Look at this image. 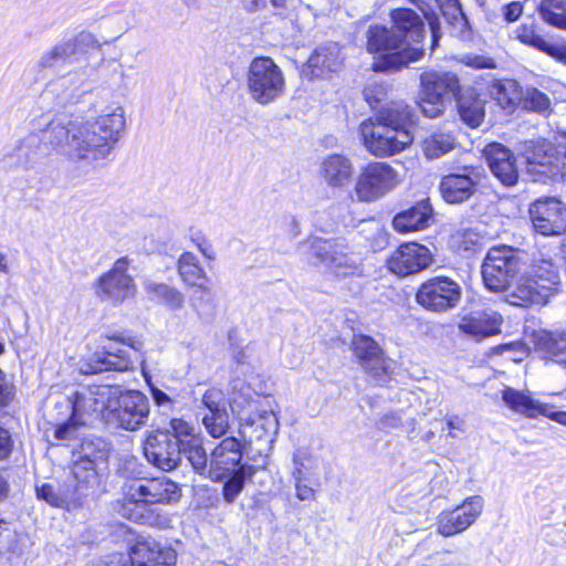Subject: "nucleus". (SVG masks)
Segmentation results:
<instances>
[{
	"mask_svg": "<svg viewBox=\"0 0 566 566\" xmlns=\"http://www.w3.org/2000/svg\"><path fill=\"white\" fill-rule=\"evenodd\" d=\"M542 52L548 54L557 62L566 64V41L558 40L554 42H549L545 40V44L541 49Z\"/></svg>",
	"mask_w": 566,
	"mask_h": 566,
	"instance_id": "4d7b16f0",
	"label": "nucleus"
},
{
	"mask_svg": "<svg viewBox=\"0 0 566 566\" xmlns=\"http://www.w3.org/2000/svg\"><path fill=\"white\" fill-rule=\"evenodd\" d=\"M463 62L475 69H492L494 67V61L491 57L483 55H467L463 57Z\"/></svg>",
	"mask_w": 566,
	"mask_h": 566,
	"instance_id": "e2e57ef3",
	"label": "nucleus"
},
{
	"mask_svg": "<svg viewBox=\"0 0 566 566\" xmlns=\"http://www.w3.org/2000/svg\"><path fill=\"white\" fill-rule=\"evenodd\" d=\"M366 48L374 55L373 70L376 72H398L412 62L419 61L422 48L406 46L402 38L390 27L373 24L366 32Z\"/></svg>",
	"mask_w": 566,
	"mask_h": 566,
	"instance_id": "39448f33",
	"label": "nucleus"
},
{
	"mask_svg": "<svg viewBox=\"0 0 566 566\" xmlns=\"http://www.w3.org/2000/svg\"><path fill=\"white\" fill-rule=\"evenodd\" d=\"M559 284L558 268L551 260L536 259L506 295V301L520 307L543 305L558 290Z\"/></svg>",
	"mask_w": 566,
	"mask_h": 566,
	"instance_id": "0eeeda50",
	"label": "nucleus"
},
{
	"mask_svg": "<svg viewBox=\"0 0 566 566\" xmlns=\"http://www.w3.org/2000/svg\"><path fill=\"white\" fill-rule=\"evenodd\" d=\"M480 174L475 169L449 174L440 180L439 190L447 203L459 205L468 201L476 191Z\"/></svg>",
	"mask_w": 566,
	"mask_h": 566,
	"instance_id": "a878e982",
	"label": "nucleus"
},
{
	"mask_svg": "<svg viewBox=\"0 0 566 566\" xmlns=\"http://www.w3.org/2000/svg\"><path fill=\"white\" fill-rule=\"evenodd\" d=\"M461 298L459 284L446 276L432 277L421 284L416 301L419 305L432 312H446L455 307Z\"/></svg>",
	"mask_w": 566,
	"mask_h": 566,
	"instance_id": "6ab92c4d",
	"label": "nucleus"
},
{
	"mask_svg": "<svg viewBox=\"0 0 566 566\" xmlns=\"http://www.w3.org/2000/svg\"><path fill=\"white\" fill-rule=\"evenodd\" d=\"M431 263L432 254L430 250L416 242L400 244L387 260L389 271L399 276L419 273Z\"/></svg>",
	"mask_w": 566,
	"mask_h": 566,
	"instance_id": "393cba45",
	"label": "nucleus"
},
{
	"mask_svg": "<svg viewBox=\"0 0 566 566\" xmlns=\"http://www.w3.org/2000/svg\"><path fill=\"white\" fill-rule=\"evenodd\" d=\"M266 426L269 427H273L274 429L276 428V420L274 419V416H268V417H259L258 420H253L250 424L247 423V424H242V429L240 430V433L243 438L247 437V429L248 428H254V430L258 432L256 434V439L258 440H261L263 438H265L268 441L272 442V437L270 436L269 433V428H266Z\"/></svg>",
	"mask_w": 566,
	"mask_h": 566,
	"instance_id": "3c124183",
	"label": "nucleus"
},
{
	"mask_svg": "<svg viewBox=\"0 0 566 566\" xmlns=\"http://www.w3.org/2000/svg\"><path fill=\"white\" fill-rule=\"evenodd\" d=\"M254 474V468L250 464L240 465L239 470L229 474L222 482V495L227 503H233L243 491L245 479Z\"/></svg>",
	"mask_w": 566,
	"mask_h": 566,
	"instance_id": "37998d69",
	"label": "nucleus"
},
{
	"mask_svg": "<svg viewBox=\"0 0 566 566\" xmlns=\"http://www.w3.org/2000/svg\"><path fill=\"white\" fill-rule=\"evenodd\" d=\"M390 27L395 33L402 38L406 46H415L422 40L424 34V24L421 17L412 9L399 8L390 12Z\"/></svg>",
	"mask_w": 566,
	"mask_h": 566,
	"instance_id": "7c9ffc66",
	"label": "nucleus"
},
{
	"mask_svg": "<svg viewBox=\"0 0 566 566\" xmlns=\"http://www.w3.org/2000/svg\"><path fill=\"white\" fill-rule=\"evenodd\" d=\"M243 446L234 437L222 439L210 452V480L223 481L229 474L239 470L242 463Z\"/></svg>",
	"mask_w": 566,
	"mask_h": 566,
	"instance_id": "b1692460",
	"label": "nucleus"
},
{
	"mask_svg": "<svg viewBox=\"0 0 566 566\" xmlns=\"http://www.w3.org/2000/svg\"><path fill=\"white\" fill-rule=\"evenodd\" d=\"M522 253L509 245L491 248L481 266L485 287L491 292H503L521 271Z\"/></svg>",
	"mask_w": 566,
	"mask_h": 566,
	"instance_id": "ddd939ff",
	"label": "nucleus"
},
{
	"mask_svg": "<svg viewBox=\"0 0 566 566\" xmlns=\"http://www.w3.org/2000/svg\"><path fill=\"white\" fill-rule=\"evenodd\" d=\"M526 174L534 182L566 180V145L537 143L526 151Z\"/></svg>",
	"mask_w": 566,
	"mask_h": 566,
	"instance_id": "4468645a",
	"label": "nucleus"
},
{
	"mask_svg": "<svg viewBox=\"0 0 566 566\" xmlns=\"http://www.w3.org/2000/svg\"><path fill=\"white\" fill-rule=\"evenodd\" d=\"M116 71L115 62L105 60L103 55L96 60L88 59L74 71L51 81L43 93V97L54 101L55 105L60 107L76 104L86 93L85 84L87 82H107L108 73Z\"/></svg>",
	"mask_w": 566,
	"mask_h": 566,
	"instance_id": "423d86ee",
	"label": "nucleus"
},
{
	"mask_svg": "<svg viewBox=\"0 0 566 566\" xmlns=\"http://www.w3.org/2000/svg\"><path fill=\"white\" fill-rule=\"evenodd\" d=\"M455 146V137L450 132H434L422 142V150L427 158L436 159Z\"/></svg>",
	"mask_w": 566,
	"mask_h": 566,
	"instance_id": "a19ab883",
	"label": "nucleus"
},
{
	"mask_svg": "<svg viewBox=\"0 0 566 566\" xmlns=\"http://www.w3.org/2000/svg\"><path fill=\"white\" fill-rule=\"evenodd\" d=\"M524 104L526 108L534 112L545 113L551 107V99L545 93L537 88H532L526 92Z\"/></svg>",
	"mask_w": 566,
	"mask_h": 566,
	"instance_id": "603ef678",
	"label": "nucleus"
},
{
	"mask_svg": "<svg viewBox=\"0 0 566 566\" xmlns=\"http://www.w3.org/2000/svg\"><path fill=\"white\" fill-rule=\"evenodd\" d=\"M133 566H176V553L156 542H138L130 552Z\"/></svg>",
	"mask_w": 566,
	"mask_h": 566,
	"instance_id": "2f4dec72",
	"label": "nucleus"
},
{
	"mask_svg": "<svg viewBox=\"0 0 566 566\" xmlns=\"http://www.w3.org/2000/svg\"><path fill=\"white\" fill-rule=\"evenodd\" d=\"M295 488V496L300 501H312L315 499L316 486L314 483H310V481L303 480H294Z\"/></svg>",
	"mask_w": 566,
	"mask_h": 566,
	"instance_id": "bf43d9fd",
	"label": "nucleus"
},
{
	"mask_svg": "<svg viewBox=\"0 0 566 566\" xmlns=\"http://www.w3.org/2000/svg\"><path fill=\"white\" fill-rule=\"evenodd\" d=\"M150 394L151 398L155 401V403L159 407H171L172 406V399L164 392L161 389L150 386Z\"/></svg>",
	"mask_w": 566,
	"mask_h": 566,
	"instance_id": "69168bd1",
	"label": "nucleus"
},
{
	"mask_svg": "<svg viewBox=\"0 0 566 566\" xmlns=\"http://www.w3.org/2000/svg\"><path fill=\"white\" fill-rule=\"evenodd\" d=\"M177 269L181 281L187 286L196 287L205 293L210 292L207 273L191 252H184L179 256Z\"/></svg>",
	"mask_w": 566,
	"mask_h": 566,
	"instance_id": "c9c22d12",
	"label": "nucleus"
},
{
	"mask_svg": "<svg viewBox=\"0 0 566 566\" xmlns=\"http://www.w3.org/2000/svg\"><path fill=\"white\" fill-rule=\"evenodd\" d=\"M484 155L492 174L504 186L512 187L517 184L516 158L510 148L499 143H492L485 147Z\"/></svg>",
	"mask_w": 566,
	"mask_h": 566,
	"instance_id": "bb28decb",
	"label": "nucleus"
},
{
	"mask_svg": "<svg viewBox=\"0 0 566 566\" xmlns=\"http://www.w3.org/2000/svg\"><path fill=\"white\" fill-rule=\"evenodd\" d=\"M116 399L115 391L108 386H95L76 391L73 398L62 397L56 401V407L71 411L67 422L60 424L55 436L64 440L70 437L71 427L85 424V417H102L107 421V412L112 410Z\"/></svg>",
	"mask_w": 566,
	"mask_h": 566,
	"instance_id": "6e6552de",
	"label": "nucleus"
},
{
	"mask_svg": "<svg viewBox=\"0 0 566 566\" xmlns=\"http://www.w3.org/2000/svg\"><path fill=\"white\" fill-rule=\"evenodd\" d=\"M502 399L505 405L514 412L527 418H537L547 413V403L532 398L530 392L505 388L502 392Z\"/></svg>",
	"mask_w": 566,
	"mask_h": 566,
	"instance_id": "f704fd0d",
	"label": "nucleus"
},
{
	"mask_svg": "<svg viewBox=\"0 0 566 566\" xmlns=\"http://www.w3.org/2000/svg\"><path fill=\"white\" fill-rule=\"evenodd\" d=\"M401 182L399 172L388 163L370 161L359 169L353 190V201L371 203L394 191Z\"/></svg>",
	"mask_w": 566,
	"mask_h": 566,
	"instance_id": "9b49d317",
	"label": "nucleus"
},
{
	"mask_svg": "<svg viewBox=\"0 0 566 566\" xmlns=\"http://www.w3.org/2000/svg\"><path fill=\"white\" fill-rule=\"evenodd\" d=\"M516 38L524 44L531 45L541 51L545 39L538 34L533 24H522L516 30Z\"/></svg>",
	"mask_w": 566,
	"mask_h": 566,
	"instance_id": "864d4df0",
	"label": "nucleus"
},
{
	"mask_svg": "<svg viewBox=\"0 0 566 566\" xmlns=\"http://www.w3.org/2000/svg\"><path fill=\"white\" fill-rule=\"evenodd\" d=\"M536 233L545 237L560 235L566 231V206L555 197H543L528 209Z\"/></svg>",
	"mask_w": 566,
	"mask_h": 566,
	"instance_id": "aec40b11",
	"label": "nucleus"
},
{
	"mask_svg": "<svg viewBox=\"0 0 566 566\" xmlns=\"http://www.w3.org/2000/svg\"><path fill=\"white\" fill-rule=\"evenodd\" d=\"M482 235L471 228H460L450 238V243L457 251H474L482 245Z\"/></svg>",
	"mask_w": 566,
	"mask_h": 566,
	"instance_id": "49530a36",
	"label": "nucleus"
},
{
	"mask_svg": "<svg viewBox=\"0 0 566 566\" xmlns=\"http://www.w3.org/2000/svg\"><path fill=\"white\" fill-rule=\"evenodd\" d=\"M108 340H116V342H119L124 345H127L129 346L130 348L135 349V350H140L143 348V342L137 339V338H134V337H130V336H124V335H112V336H107L106 337Z\"/></svg>",
	"mask_w": 566,
	"mask_h": 566,
	"instance_id": "338daca9",
	"label": "nucleus"
},
{
	"mask_svg": "<svg viewBox=\"0 0 566 566\" xmlns=\"http://www.w3.org/2000/svg\"><path fill=\"white\" fill-rule=\"evenodd\" d=\"M128 266V258H120L109 271L98 277L95 282V292L102 301L119 305L135 295L136 284L133 276L127 273Z\"/></svg>",
	"mask_w": 566,
	"mask_h": 566,
	"instance_id": "dca6fc26",
	"label": "nucleus"
},
{
	"mask_svg": "<svg viewBox=\"0 0 566 566\" xmlns=\"http://www.w3.org/2000/svg\"><path fill=\"white\" fill-rule=\"evenodd\" d=\"M67 132L64 129V118L54 117L43 129L30 132L20 137L12 148L7 150L0 164L9 171L34 169L43 158L52 151L62 154L67 158Z\"/></svg>",
	"mask_w": 566,
	"mask_h": 566,
	"instance_id": "20e7f679",
	"label": "nucleus"
},
{
	"mask_svg": "<svg viewBox=\"0 0 566 566\" xmlns=\"http://www.w3.org/2000/svg\"><path fill=\"white\" fill-rule=\"evenodd\" d=\"M458 113L461 119L470 127L475 128L484 119V101L473 90L459 92L457 95Z\"/></svg>",
	"mask_w": 566,
	"mask_h": 566,
	"instance_id": "e433bc0d",
	"label": "nucleus"
},
{
	"mask_svg": "<svg viewBox=\"0 0 566 566\" xmlns=\"http://www.w3.org/2000/svg\"><path fill=\"white\" fill-rule=\"evenodd\" d=\"M298 252L313 265H324L336 275H348L358 269L360 258L344 239L310 238L301 242Z\"/></svg>",
	"mask_w": 566,
	"mask_h": 566,
	"instance_id": "1a4fd4ad",
	"label": "nucleus"
},
{
	"mask_svg": "<svg viewBox=\"0 0 566 566\" xmlns=\"http://www.w3.org/2000/svg\"><path fill=\"white\" fill-rule=\"evenodd\" d=\"M319 174L328 187L345 189L353 181L354 164L343 154H332L323 158Z\"/></svg>",
	"mask_w": 566,
	"mask_h": 566,
	"instance_id": "c756f323",
	"label": "nucleus"
},
{
	"mask_svg": "<svg viewBox=\"0 0 566 566\" xmlns=\"http://www.w3.org/2000/svg\"><path fill=\"white\" fill-rule=\"evenodd\" d=\"M36 496L40 500L45 501L52 506L63 507L67 502L66 494L62 493L54 485L50 483H43L35 488Z\"/></svg>",
	"mask_w": 566,
	"mask_h": 566,
	"instance_id": "8fccbe9b",
	"label": "nucleus"
},
{
	"mask_svg": "<svg viewBox=\"0 0 566 566\" xmlns=\"http://www.w3.org/2000/svg\"><path fill=\"white\" fill-rule=\"evenodd\" d=\"M102 44L96 36L88 31H81L77 34L57 42L50 50L44 52L39 61L40 69H55L69 62L80 53L88 50H101Z\"/></svg>",
	"mask_w": 566,
	"mask_h": 566,
	"instance_id": "5701e85b",
	"label": "nucleus"
},
{
	"mask_svg": "<svg viewBox=\"0 0 566 566\" xmlns=\"http://www.w3.org/2000/svg\"><path fill=\"white\" fill-rule=\"evenodd\" d=\"M536 347L544 358L566 365V332H544L537 337Z\"/></svg>",
	"mask_w": 566,
	"mask_h": 566,
	"instance_id": "4c0bfd02",
	"label": "nucleus"
},
{
	"mask_svg": "<svg viewBox=\"0 0 566 566\" xmlns=\"http://www.w3.org/2000/svg\"><path fill=\"white\" fill-rule=\"evenodd\" d=\"M523 12V6L521 2H511L502 8V13L507 22L516 21Z\"/></svg>",
	"mask_w": 566,
	"mask_h": 566,
	"instance_id": "0e129e2a",
	"label": "nucleus"
},
{
	"mask_svg": "<svg viewBox=\"0 0 566 566\" xmlns=\"http://www.w3.org/2000/svg\"><path fill=\"white\" fill-rule=\"evenodd\" d=\"M423 566H465V564L461 557L443 552L432 556L430 564Z\"/></svg>",
	"mask_w": 566,
	"mask_h": 566,
	"instance_id": "052dcab7",
	"label": "nucleus"
},
{
	"mask_svg": "<svg viewBox=\"0 0 566 566\" xmlns=\"http://www.w3.org/2000/svg\"><path fill=\"white\" fill-rule=\"evenodd\" d=\"M182 453L186 454L197 474L210 479V453L208 454L202 447L200 438L181 447V454Z\"/></svg>",
	"mask_w": 566,
	"mask_h": 566,
	"instance_id": "79ce46f5",
	"label": "nucleus"
},
{
	"mask_svg": "<svg viewBox=\"0 0 566 566\" xmlns=\"http://www.w3.org/2000/svg\"><path fill=\"white\" fill-rule=\"evenodd\" d=\"M122 492L119 513L123 517L159 527L167 522L160 506L175 503L180 497L178 484L166 476L127 479Z\"/></svg>",
	"mask_w": 566,
	"mask_h": 566,
	"instance_id": "f03ea898",
	"label": "nucleus"
},
{
	"mask_svg": "<svg viewBox=\"0 0 566 566\" xmlns=\"http://www.w3.org/2000/svg\"><path fill=\"white\" fill-rule=\"evenodd\" d=\"M112 410L107 412V422L118 428L135 431L145 426L149 417L147 397L137 390H130L116 397Z\"/></svg>",
	"mask_w": 566,
	"mask_h": 566,
	"instance_id": "f3484780",
	"label": "nucleus"
},
{
	"mask_svg": "<svg viewBox=\"0 0 566 566\" xmlns=\"http://www.w3.org/2000/svg\"><path fill=\"white\" fill-rule=\"evenodd\" d=\"M107 457V443L101 438H84L80 446L78 459L74 461L72 472L80 496L88 495L99 485L97 467Z\"/></svg>",
	"mask_w": 566,
	"mask_h": 566,
	"instance_id": "2eb2a0df",
	"label": "nucleus"
},
{
	"mask_svg": "<svg viewBox=\"0 0 566 566\" xmlns=\"http://www.w3.org/2000/svg\"><path fill=\"white\" fill-rule=\"evenodd\" d=\"M484 500L480 495L467 497L462 504L451 510H443L437 517V532L450 537L460 534L475 523L482 514Z\"/></svg>",
	"mask_w": 566,
	"mask_h": 566,
	"instance_id": "412c9836",
	"label": "nucleus"
},
{
	"mask_svg": "<svg viewBox=\"0 0 566 566\" xmlns=\"http://www.w3.org/2000/svg\"><path fill=\"white\" fill-rule=\"evenodd\" d=\"M63 118L69 135L67 159L81 168H94L106 159L126 126L125 112L120 106L94 120Z\"/></svg>",
	"mask_w": 566,
	"mask_h": 566,
	"instance_id": "f257e3e1",
	"label": "nucleus"
},
{
	"mask_svg": "<svg viewBox=\"0 0 566 566\" xmlns=\"http://www.w3.org/2000/svg\"><path fill=\"white\" fill-rule=\"evenodd\" d=\"M145 290L153 301H157L171 311H180L185 306L184 293L171 285L147 281Z\"/></svg>",
	"mask_w": 566,
	"mask_h": 566,
	"instance_id": "58836bf2",
	"label": "nucleus"
},
{
	"mask_svg": "<svg viewBox=\"0 0 566 566\" xmlns=\"http://www.w3.org/2000/svg\"><path fill=\"white\" fill-rule=\"evenodd\" d=\"M144 455L154 467L169 472L181 461V447L169 431L156 430L146 437Z\"/></svg>",
	"mask_w": 566,
	"mask_h": 566,
	"instance_id": "4be33fe9",
	"label": "nucleus"
},
{
	"mask_svg": "<svg viewBox=\"0 0 566 566\" xmlns=\"http://www.w3.org/2000/svg\"><path fill=\"white\" fill-rule=\"evenodd\" d=\"M102 348V352L94 353L81 365L82 374L93 375L108 370L125 371L132 368V361L125 350L115 348L112 344L103 345Z\"/></svg>",
	"mask_w": 566,
	"mask_h": 566,
	"instance_id": "c85d7f7f",
	"label": "nucleus"
},
{
	"mask_svg": "<svg viewBox=\"0 0 566 566\" xmlns=\"http://www.w3.org/2000/svg\"><path fill=\"white\" fill-rule=\"evenodd\" d=\"M442 14L451 23H458L465 19L459 0H436Z\"/></svg>",
	"mask_w": 566,
	"mask_h": 566,
	"instance_id": "5fc2aeb1",
	"label": "nucleus"
},
{
	"mask_svg": "<svg viewBox=\"0 0 566 566\" xmlns=\"http://www.w3.org/2000/svg\"><path fill=\"white\" fill-rule=\"evenodd\" d=\"M537 10L546 23L566 30V0H541Z\"/></svg>",
	"mask_w": 566,
	"mask_h": 566,
	"instance_id": "c03bdc74",
	"label": "nucleus"
},
{
	"mask_svg": "<svg viewBox=\"0 0 566 566\" xmlns=\"http://www.w3.org/2000/svg\"><path fill=\"white\" fill-rule=\"evenodd\" d=\"M202 424L212 438L223 437L229 429L228 411L221 410V412H206L202 416Z\"/></svg>",
	"mask_w": 566,
	"mask_h": 566,
	"instance_id": "de8ad7c7",
	"label": "nucleus"
},
{
	"mask_svg": "<svg viewBox=\"0 0 566 566\" xmlns=\"http://www.w3.org/2000/svg\"><path fill=\"white\" fill-rule=\"evenodd\" d=\"M201 403L206 407L207 412H221V410H227L223 403V394L217 388L208 389L201 398Z\"/></svg>",
	"mask_w": 566,
	"mask_h": 566,
	"instance_id": "6e6d98bb",
	"label": "nucleus"
},
{
	"mask_svg": "<svg viewBox=\"0 0 566 566\" xmlns=\"http://www.w3.org/2000/svg\"><path fill=\"white\" fill-rule=\"evenodd\" d=\"M432 220V207L429 200H420L411 208L396 214L392 227L397 232L408 233L429 227Z\"/></svg>",
	"mask_w": 566,
	"mask_h": 566,
	"instance_id": "473e14b6",
	"label": "nucleus"
},
{
	"mask_svg": "<svg viewBox=\"0 0 566 566\" xmlns=\"http://www.w3.org/2000/svg\"><path fill=\"white\" fill-rule=\"evenodd\" d=\"M286 91L282 69L269 56L254 57L247 71V92L250 98L262 106L281 98Z\"/></svg>",
	"mask_w": 566,
	"mask_h": 566,
	"instance_id": "9d476101",
	"label": "nucleus"
},
{
	"mask_svg": "<svg viewBox=\"0 0 566 566\" xmlns=\"http://www.w3.org/2000/svg\"><path fill=\"white\" fill-rule=\"evenodd\" d=\"M460 92L458 76L451 72L427 71L420 75L417 104L422 114L437 118L446 111L447 102Z\"/></svg>",
	"mask_w": 566,
	"mask_h": 566,
	"instance_id": "f8f14e48",
	"label": "nucleus"
},
{
	"mask_svg": "<svg viewBox=\"0 0 566 566\" xmlns=\"http://www.w3.org/2000/svg\"><path fill=\"white\" fill-rule=\"evenodd\" d=\"M502 322V316L496 311L491 308L478 310L463 315L458 327L463 334L476 340H482L499 334Z\"/></svg>",
	"mask_w": 566,
	"mask_h": 566,
	"instance_id": "cd10ccee",
	"label": "nucleus"
},
{
	"mask_svg": "<svg viewBox=\"0 0 566 566\" xmlns=\"http://www.w3.org/2000/svg\"><path fill=\"white\" fill-rule=\"evenodd\" d=\"M192 240L196 243V245L199 249V251L207 259H210V260L213 259V254H212V251H211V244L209 243V241L207 239H205L202 237H198V238H193Z\"/></svg>",
	"mask_w": 566,
	"mask_h": 566,
	"instance_id": "774afa93",
	"label": "nucleus"
},
{
	"mask_svg": "<svg viewBox=\"0 0 566 566\" xmlns=\"http://www.w3.org/2000/svg\"><path fill=\"white\" fill-rule=\"evenodd\" d=\"M513 87V83L495 81L491 85V95L495 98L500 104H509L512 102V97L510 96V90Z\"/></svg>",
	"mask_w": 566,
	"mask_h": 566,
	"instance_id": "13d9d810",
	"label": "nucleus"
},
{
	"mask_svg": "<svg viewBox=\"0 0 566 566\" xmlns=\"http://www.w3.org/2000/svg\"><path fill=\"white\" fill-rule=\"evenodd\" d=\"M344 55L342 48L336 42H327L319 45L311 54L307 64L312 75L319 77L329 72H336L343 65Z\"/></svg>",
	"mask_w": 566,
	"mask_h": 566,
	"instance_id": "72a5a7b5",
	"label": "nucleus"
},
{
	"mask_svg": "<svg viewBox=\"0 0 566 566\" xmlns=\"http://www.w3.org/2000/svg\"><path fill=\"white\" fill-rule=\"evenodd\" d=\"M391 90L387 84L373 82L369 83L363 91L364 97L375 113L384 106L392 103H405L403 101H396L390 98Z\"/></svg>",
	"mask_w": 566,
	"mask_h": 566,
	"instance_id": "a18cd8bd",
	"label": "nucleus"
},
{
	"mask_svg": "<svg viewBox=\"0 0 566 566\" xmlns=\"http://www.w3.org/2000/svg\"><path fill=\"white\" fill-rule=\"evenodd\" d=\"M411 122L412 114L406 103L384 106L360 123L361 144L376 158L395 156L413 142V135L408 128Z\"/></svg>",
	"mask_w": 566,
	"mask_h": 566,
	"instance_id": "7ed1b4c3",
	"label": "nucleus"
},
{
	"mask_svg": "<svg viewBox=\"0 0 566 566\" xmlns=\"http://www.w3.org/2000/svg\"><path fill=\"white\" fill-rule=\"evenodd\" d=\"M169 431L171 437L178 441V446L184 447L190 441L198 439L195 428L184 419L174 418L169 422Z\"/></svg>",
	"mask_w": 566,
	"mask_h": 566,
	"instance_id": "09e8293b",
	"label": "nucleus"
},
{
	"mask_svg": "<svg viewBox=\"0 0 566 566\" xmlns=\"http://www.w3.org/2000/svg\"><path fill=\"white\" fill-rule=\"evenodd\" d=\"M352 349L358 364L376 384H384L392 371V360L368 335H354Z\"/></svg>",
	"mask_w": 566,
	"mask_h": 566,
	"instance_id": "a211bd4d",
	"label": "nucleus"
},
{
	"mask_svg": "<svg viewBox=\"0 0 566 566\" xmlns=\"http://www.w3.org/2000/svg\"><path fill=\"white\" fill-rule=\"evenodd\" d=\"M13 441L11 433L0 427V460L7 459L12 452Z\"/></svg>",
	"mask_w": 566,
	"mask_h": 566,
	"instance_id": "680f3d73",
	"label": "nucleus"
},
{
	"mask_svg": "<svg viewBox=\"0 0 566 566\" xmlns=\"http://www.w3.org/2000/svg\"><path fill=\"white\" fill-rule=\"evenodd\" d=\"M316 470V461L307 451L297 450L293 454V480L310 481V483H314L316 486H321Z\"/></svg>",
	"mask_w": 566,
	"mask_h": 566,
	"instance_id": "ea45409f",
	"label": "nucleus"
}]
</instances>
